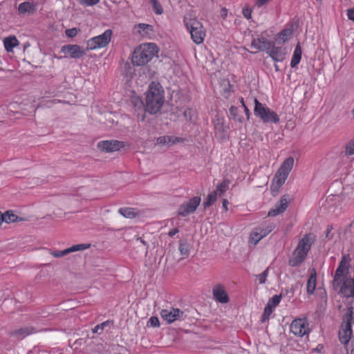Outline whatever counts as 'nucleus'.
Masks as SVG:
<instances>
[{
  "label": "nucleus",
  "mask_w": 354,
  "mask_h": 354,
  "mask_svg": "<svg viewBox=\"0 0 354 354\" xmlns=\"http://www.w3.org/2000/svg\"><path fill=\"white\" fill-rule=\"evenodd\" d=\"M268 274V269L267 268L262 273H261L260 274H259L257 276V279H258L259 283L263 284L266 282Z\"/></svg>",
  "instance_id": "a19ab883"
},
{
  "label": "nucleus",
  "mask_w": 354,
  "mask_h": 354,
  "mask_svg": "<svg viewBox=\"0 0 354 354\" xmlns=\"http://www.w3.org/2000/svg\"><path fill=\"white\" fill-rule=\"evenodd\" d=\"M112 35V30L108 29L102 34L89 39L86 41L87 49L93 50L106 47L110 43Z\"/></svg>",
  "instance_id": "1a4fd4ad"
},
{
  "label": "nucleus",
  "mask_w": 354,
  "mask_h": 354,
  "mask_svg": "<svg viewBox=\"0 0 354 354\" xmlns=\"http://www.w3.org/2000/svg\"><path fill=\"white\" fill-rule=\"evenodd\" d=\"M317 283V274L315 269H313L307 282V292L313 295L315 292Z\"/></svg>",
  "instance_id": "5701e85b"
},
{
  "label": "nucleus",
  "mask_w": 354,
  "mask_h": 354,
  "mask_svg": "<svg viewBox=\"0 0 354 354\" xmlns=\"http://www.w3.org/2000/svg\"><path fill=\"white\" fill-rule=\"evenodd\" d=\"M99 330H101V328H100V326L98 325H97L96 326H95V328L93 329V332L94 333H97L99 331Z\"/></svg>",
  "instance_id": "6e6d98bb"
},
{
  "label": "nucleus",
  "mask_w": 354,
  "mask_h": 354,
  "mask_svg": "<svg viewBox=\"0 0 354 354\" xmlns=\"http://www.w3.org/2000/svg\"><path fill=\"white\" fill-rule=\"evenodd\" d=\"M313 243L312 239L308 236H304L299 242L296 249L289 259V264L292 266H299L306 259Z\"/></svg>",
  "instance_id": "0eeeda50"
},
{
  "label": "nucleus",
  "mask_w": 354,
  "mask_h": 354,
  "mask_svg": "<svg viewBox=\"0 0 354 354\" xmlns=\"http://www.w3.org/2000/svg\"><path fill=\"white\" fill-rule=\"evenodd\" d=\"M133 33L142 39H151L154 33L153 26L145 23L136 24L133 28Z\"/></svg>",
  "instance_id": "ddd939ff"
},
{
  "label": "nucleus",
  "mask_w": 354,
  "mask_h": 354,
  "mask_svg": "<svg viewBox=\"0 0 354 354\" xmlns=\"http://www.w3.org/2000/svg\"><path fill=\"white\" fill-rule=\"evenodd\" d=\"M347 17L348 19L354 21V8H350L347 10Z\"/></svg>",
  "instance_id": "a18cd8bd"
},
{
  "label": "nucleus",
  "mask_w": 354,
  "mask_h": 354,
  "mask_svg": "<svg viewBox=\"0 0 354 354\" xmlns=\"http://www.w3.org/2000/svg\"><path fill=\"white\" fill-rule=\"evenodd\" d=\"M213 296L214 299L222 304L229 301V297L223 286L218 284L213 288Z\"/></svg>",
  "instance_id": "6ab92c4d"
},
{
  "label": "nucleus",
  "mask_w": 354,
  "mask_h": 354,
  "mask_svg": "<svg viewBox=\"0 0 354 354\" xmlns=\"http://www.w3.org/2000/svg\"><path fill=\"white\" fill-rule=\"evenodd\" d=\"M270 56L276 62H282L286 57V48L272 46L268 50Z\"/></svg>",
  "instance_id": "412c9836"
},
{
  "label": "nucleus",
  "mask_w": 354,
  "mask_h": 354,
  "mask_svg": "<svg viewBox=\"0 0 354 354\" xmlns=\"http://www.w3.org/2000/svg\"><path fill=\"white\" fill-rule=\"evenodd\" d=\"M133 102L134 103L135 106H138V110H136V111H137L138 118L141 121H143L145 118V114L142 100L139 97H134L133 99Z\"/></svg>",
  "instance_id": "393cba45"
},
{
  "label": "nucleus",
  "mask_w": 354,
  "mask_h": 354,
  "mask_svg": "<svg viewBox=\"0 0 354 354\" xmlns=\"http://www.w3.org/2000/svg\"><path fill=\"white\" fill-rule=\"evenodd\" d=\"M61 52L64 53L66 57L73 59L80 58L85 55V50L81 46L76 44L63 46L61 48Z\"/></svg>",
  "instance_id": "4468645a"
},
{
  "label": "nucleus",
  "mask_w": 354,
  "mask_h": 354,
  "mask_svg": "<svg viewBox=\"0 0 354 354\" xmlns=\"http://www.w3.org/2000/svg\"><path fill=\"white\" fill-rule=\"evenodd\" d=\"M178 232V230L177 229H173L171 230V231L169 232V235L170 236H174L176 234H177Z\"/></svg>",
  "instance_id": "864d4df0"
},
{
  "label": "nucleus",
  "mask_w": 354,
  "mask_h": 354,
  "mask_svg": "<svg viewBox=\"0 0 354 354\" xmlns=\"http://www.w3.org/2000/svg\"><path fill=\"white\" fill-rule=\"evenodd\" d=\"M291 35L292 30L290 29H285L278 35V39L285 42L290 38Z\"/></svg>",
  "instance_id": "72a5a7b5"
},
{
  "label": "nucleus",
  "mask_w": 354,
  "mask_h": 354,
  "mask_svg": "<svg viewBox=\"0 0 354 354\" xmlns=\"http://www.w3.org/2000/svg\"><path fill=\"white\" fill-rule=\"evenodd\" d=\"M3 43L6 50L8 53L12 52L14 48L19 44L18 39L14 35L5 37Z\"/></svg>",
  "instance_id": "4be33fe9"
},
{
  "label": "nucleus",
  "mask_w": 354,
  "mask_h": 354,
  "mask_svg": "<svg viewBox=\"0 0 354 354\" xmlns=\"http://www.w3.org/2000/svg\"><path fill=\"white\" fill-rule=\"evenodd\" d=\"M227 205H228V201H227V199H223V208L225 209V212H227L228 210Z\"/></svg>",
  "instance_id": "8fccbe9b"
},
{
  "label": "nucleus",
  "mask_w": 354,
  "mask_h": 354,
  "mask_svg": "<svg viewBox=\"0 0 354 354\" xmlns=\"http://www.w3.org/2000/svg\"><path fill=\"white\" fill-rule=\"evenodd\" d=\"M111 323L109 322H104L102 323L101 324H99L98 326L101 329H104L105 327L109 326Z\"/></svg>",
  "instance_id": "3c124183"
},
{
  "label": "nucleus",
  "mask_w": 354,
  "mask_h": 354,
  "mask_svg": "<svg viewBox=\"0 0 354 354\" xmlns=\"http://www.w3.org/2000/svg\"><path fill=\"white\" fill-rule=\"evenodd\" d=\"M354 325V308H348L344 317V322L339 330V339L347 351L351 347L352 336L351 325Z\"/></svg>",
  "instance_id": "20e7f679"
},
{
  "label": "nucleus",
  "mask_w": 354,
  "mask_h": 354,
  "mask_svg": "<svg viewBox=\"0 0 354 354\" xmlns=\"http://www.w3.org/2000/svg\"><path fill=\"white\" fill-rule=\"evenodd\" d=\"M351 113H352V115L354 117V107H353V109L351 111Z\"/></svg>",
  "instance_id": "bf43d9fd"
},
{
  "label": "nucleus",
  "mask_w": 354,
  "mask_h": 354,
  "mask_svg": "<svg viewBox=\"0 0 354 354\" xmlns=\"http://www.w3.org/2000/svg\"><path fill=\"white\" fill-rule=\"evenodd\" d=\"M159 51L155 43H144L138 46L132 55L131 62L135 66H144L157 56Z\"/></svg>",
  "instance_id": "7ed1b4c3"
},
{
  "label": "nucleus",
  "mask_w": 354,
  "mask_h": 354,
  "mask_svg": "<svg viewBox=\"0 0 354 354\" xmlns=\"http://www.w3.org/2000/svg\"><path fill=\"white\" fill-rule=\"evenodd\" d=\"M119 212L124 217L128 218H132L136 217V212H135V210L130 207L120 208L119 209Z\"/></svg>",
  "instance_id": "7c9ffc66"
},
{
  "label": "nucleus",
  "mask_w": 354,
  "mask_h": 354,
  "mask_svg": "<svg viewBox=\"0 0 354 354\" xmlns=\"http://www.w3.org/2000/svg\"><path fill=\"white\" fill-rule=\"evenodd\" d=\"M330 200H331V198H327V202L329 203Z\"/></svg>",
  "instance_id": "052dcab7"
},
{
  "label": "nucleus",
  "mask_w": 354,
  "mask_h": 354,
  "mask_svg": "<svg viewBox=\"0 0 354 354\" xmlns=\"http://www.w3.org/2000/svg\"><path fill=\"white\" fill-rule=\"evenodd\" d=\"M274 229L273 225L258 226L253 229L250 234L249 241L251 244L257 245L262 239L266 237Z\"/></svg>",
  "instance_id": "f8f14e48"
},
{
  "label": "nucleus",
  "mask_w": 354,
  "mask_h": 354,
  "mask_svg": "<svg viewBox=\"0 0 354 354\" xmlns=\"http://www.w3.org/2000/svg\"><path fill=\"white\" fill-rule=\"evenodd\" d=\"M218 196V195L214 191L209 194L206 201L203 202L204 208L211 206L217 200Z\"/></svg>",
  "instance_id": "2f4dec72"
},
{
  "label": "nucleus",
  "mask_w": 354,
  "mask_h": 354,
  "mask_svg": "<svg viewBox=\"0 0 354 354\" xmlns=\"http://www.w3.org/2000/svg\"><path fill=\"white\" fill-rule=\"evenodd\" d=\"M242 13L246 19H250L252 18V10L248 6L243 8Z\"/></svg>",
  "instance_id": "37998d69"
},
{
  "label": "nucleus",
  "mask_w": 354,
  "mask_h": 354,
  "mask_svg": "<svg viewBox=\"0 0 354 354\" xmlns=\"http://www.w3.org/2000/svg\"><path fill=\"white\" fill-rule=\"evenodd\" d=\"M30 334V332H27V333H25L24 335V337L26 336V335H28Z\"/></svg>",
  "instance_id": "13d9d810"
},
{
  "label": "nucleus",
  "mask_w": 354,
  "mask_h": 354,
  "mask_svg": "<svg viewBox=\"0 0 354 354\" xmlns=\"http://www.w3.org/2000/svg\"><path fill=\"white\" fill-rule=\"evenodd\" d=\"M215 136L219 140L225 139L227 136L228 127L225 124L223 118H218L214 121Z\"/></svg>",
  "instance_id": "a211bd4d"
},
{
  "label": "nucleus",
  "mask_w": 354,
  "mask_h": 354,
  "mask_svg": "<svg viewBox=\"0 0 354 354\" xmlns=\"http://www.w3.org/2000/svg\"><path fill=\"white\" fill-rule=\"evenodd\" d=\"M124 146V143L118 140H103L97 144L98 149L104 152L111 153L120 150Z\"/></svg>",
  "instance_id": "2eb2a0df"
},
{
  "label": "nucleus",
  "mask_w": 354,
  "mask_h": 354,
  "mask_svg": "<svg viewBox=\"0 0 354 354\" xmlns=\"http://www.w3.org/2000/svg\"><path fill=\"white\" fill-rule=\"evenodd\" d=\"M165 102V91L158 82H153L148 87L145 97V110L151 114L159 112Z\"/></svg>",
  "instance_id": "f03ea898"
},
{
  "label": "nucleus",
  "mask_w": 354,
  "mask_h": 354,
  "mask_svg": "<svg viewBox=\"0 0 354 354\" xmlns=\"http://www.w3.org/2000/svg\"><path fill=\"white\" fill-rule=\"evenodd\" d=\"M192 113V110L190 109H187L184 111V115L185 118L191 120V113Z\"/></svg>",
  "instance_id": "de8ad7c7"
},
{
  "label": "nucleus",
  "mask_w": 354,
  "mask_h": 354,
  "mask_svg": "<svg viewBox=\"0 0 354 354\" xmlns=\"http://www.w3.org/2000/svg\"><path fill=\"white\" fill-rule=\"evenodd\" d=\"M230 184V180L224 179L220 184L216 186L214 192L218 195V196H221L227 190Z\"/></svg>",
  "instance_id": "bb28decb"
},
{
  "label": "nucleus",
  "mask_w": 354,
  "mask_h": 354,
  "mask_svg": "<svg viewBox=\"0 0 354 354\" xmlns=\"http://www.w3.org/2000/svg\"><path fill=\"white\" fill-rule=\"evenodd\" d=\"M344 153L346 156L354 154V138L351 140L345 146Z\"/></svg>",
  "instance_id": "f704fd0d"
},
{
  "label": "nucleus",
  "mask_w": 354,
  "mask_h": 354,
  "mask_svg": "<svg viewBox=\"0 0 354 354\" xmlns=\"http://www.w3.org/2000/svg\"><path fill=\"white\" fill-rule=\"evenodd\" d=\"M268 42L263 39L257 38L252 41L251 46L256 50H264L266 48Z\"/></svg>",
  "instance_id": "c85d7f7f"
},
{
  "label": "nucleus",
  "mask_w": 354,
  "mask_h": 354,
  "mask_svg": "<svg viewBox=\"0 0 354 354\" xmlns=\"http://www.w3.org/2000/svg\"><path fill=\"white\" fill-rule=\"evenodd\" d=\"M281 301L280 295H274L267 303V306L272 307L273 309L279 304Z\"/></svg>",
  "instance_id": "c9c22d12"
},
{
  "label": "nucleus",
  "mask_w": 354,
  "mask_h": 354,
  "mask_svg": "<svg viewBox=\"0 0 354 354\" xmlns=\"http://www.w3.org/2000/svg\"><path fill=\"white\" fill-rule=\"evenodd\" d=\"M254 114L260 118L264 122L278 123L279 115L265 104L254 99Z\"/></svg>",
  "instance_id": "6e6552de"
},
{
  "label": "nucleus",
  "mask_w": 354,
  "mask_h": 354,
  "mask_svg": "<svg viewBox=\"0 0 354 354\" xmlns=\"http://www.w3.org/2000/svg\"><path fill=\"white\" fill-rule=\"evenodd\" d=\"M178 250L182 255H187L189 250V245L187 242H180Z\"/></svg>",
  "instance_id": "e433bc0d"
},
{
  "label": "nucleus",
  "mask_w": 354,
  "mask_h": 354,
  "mask_svg": "<svg viewBox=\"0 0 354 354\" xmlns=\"http://www.w3.org/2000/svg\"><path fill=\"white\" fill-rule=\"evenodd\" d=\"M34 9V4L28 1L20 3L18 7V10L20 14L30 13L32 12Z\"/></svg>",
  "instance_id": "a878e982"
},
{
  "label": "nucleus",
  "mask_w": 354,
  "mask_h": 354,
  "mask_svg": "<svg viewBox=\"0 0 354 354\" xmlns=\"http://www.w3.org/2000/svg\"><path fill=\"white\" fill-rule=\"evenodd\" d=\"M348 351H350V354H354V338L352 339L351 347Z\"/></svg>",
  "instance_id": "5fc2aeb1"
},
{
  "label": "nucleus",
  "mask_w": 354,
  "mask_h": 354,
  "mask_svg": "<svg viewBox=\"0 0 354 354\" xmlns=\"http://www.w3.org/2000/svg\"><path fill=\"white\" fill-rule=\"evenodd\" d=\"M149 3L156 15H160L163 14L164 9L158 0H149Z\"/></svg>",
  "instance_id": "c756f323"
},
{
  "label": "nucleus",
  "mask_w": 354,
  "mask_h": 354,
  "mask_svg": "<svg viewBox=\"0 0 354 354\" xmlns=\"http://www.w3.org/2000/svg\"><path fill=\"white\" fill-rule=\"evenodd\" d=\"M350 299H351V306H349L348 308H351V307H353L354 308V301H353V298H351Z\"/></svg>",
  "instance_id": "4d7b16f0"
},
{
  "label": "nucleus",
  "mask_w": 354,
  "mask_h": 354,
  "mask_svg": "<svg viewBox=\"0 0 354 354\" xmlns=\"http://www.w3.org/2000/svg\"><path fill=\"white\" fill-rule=\"evenodd\" d=\"M290 332L297 337H304L310 332L309 324L306 318L294 319L290 326Z\"/></svg>",
  "instance_id": "9d476101"
},
{
  "label": "nucleus",
  "mask_w": 354,
  "mask_h": 354,
  "mask_svg": "<svg viewBox=\"0 0 354 354\" xmlns=\"http://www.w3.org/2000/svg\"><path fill=\"white\" fill-rule=\"evenodd\" d=\"M274 309L272 307H270L268 306H266L264 308V312L262 317V321L265 322L266 319L269 318L270 315L272 313Z\"/></svg>",
  "instance_id": "4c0bfd02"
},
{
  "label": "nucleus",
  "mask_w": 354,
  "mask_h": 354,
  "mask_svg": "<svg viewBox=\"0 0 354 354\" xmlns=\"http://www.w3.org/2000/svg\"><path fill=\"white\" fill-rule=\"evenodd\" d=\"M230 113L236 118L237 108H236L235 106H232L230 109Z\"/></svg>",
  "instance_id": "09e8293b"
},
{
  "label": "nucleus",
  "mask_w": 354,
  "mask_h": 354,
  "mask_svg": "<svg viewBox=\"0 0 354 354\" xmlns=\"http://www.w3.org/2000/svg\"><path fill=\"white\" fill-rule=\"evenodd\" d=\"M149 324L153 327H158L160 325L159 319L157 317H151L149 320Z\"/></svg>",
  "instance_id": "c03bdc74"
},
{
  "label": "nucleus",
  "mask_w": 354,
  "mask_h": 354,
  "mask_svg": "<svg viewBox=\"0 0 354 354\" xmlns=\"http://www.w3.org/2000/svg\"><path fill=\"white\" fill-rule=\"evenodd\" d=\"M275 69L278 71V66L277 65H275Z\"/></svg>",
  "instance_id": "680f3d73"
},
{
  "label": "nucleus",
  "mask_w": 354,
  "mask_h": 354,
  "mask_svg": "<svg viewBox=\"0 0 354 354\" xmlns=\"http://www.w3.org/2000/svg\"><path fill=\"white\" fill-rule=\"evenodd\" d=\"M293 165L294 158L292 157H288L283 161L277 171L271 185V192L272 195L277 194L280 188L285 183Z\"/></svg>",
  "instance_id": "423d86ee"
},
{
  "label": "nucleus",
  "mask_w": 354,
  "mask_h": 354,
  "mask_svg": "<svg viewBox=\"0 0 354 354\" xmlns=\"http://www.w3.org/2000/svg\"><path fill=\"white\" fill-rule=\"evenodd\" d=\"M50 254L53 256L54 257H64L68 254H69L68 248L64 250H59V251H50Z\"/></svg>",
  "instance_id": "58836bf2"
},
{
  "label": "nucleus",
  "mask_w": 354,
  "mask_h": 354,
  "mask_svg": "<svg viewBox=\"0 0 354 354\" xmlns=\"http://www.w3.org/2000/svg\"><path fill=\"white\" fill-rule=\"evenodd\" d=\"M351 260L349 254L342 256L333 281L334 288L349 299L354 297V279L348 276Z\"/></svg>",
  "instance_id": "f257e3e1"
},
{
  "label": "nucleus",
  "mask_w": 354,
  "mask_h": 354,
  "mask_svg": "<svg viewBox=\"0 0 354 354\" xmlns=\"http://www.w3.org/2000/svg\"><path fill=\"white\" fill-rule=\"evenodd\" d=\"M241 102L242 104V106L244 108V110H245V112L246 113V114L248 115V116L249 115V110L246 107V106L244 104V101H243V98H241Z\"/></svg>",
  "instance_id": "603ef678"
},
{
  "label": "nucleus",
  "mask_w": 354,
  "mask_h": 354,
  "mask_svg": "<svg viewBox=\"0 0 354 354\" xmlns=\"http://www.w3.org/2000/svg\"><path fill=\"white\" fill-rule=\"evenodd\" d=\"M2 217L3 218V222L7 223H13L21 220V218H19V216L17 214H15L12 211H7L6 212L2 214Z\"/></svg>",
  "instance_id": "cd10ccee"
},
{
  "label": "nucleus",
  "mask_w": 354,
  "mask_h": 354,
  "mask_svg": "<svg viewBox=\"0 0 354 354\" xmlns=\"http://www.w3.org/2000/svg\"><path fill=\"white\" fill-rule=\"evenodd\" d=\"M301 48L300 44H297L293 52L292 57L290 62V66L292 68L296 67L300 62L301 59Z\"/></svg>",
  "instance_id": "b1692460"
},
{
  "label": "nucleus",
  "mask_w": 354,
  "mask_h": 354,
  "mask_svg": "<svg viewBox=\"0 0 354 354\" xmlns=\"http://www.w3.org/2000/svg\"><path fill=\"white\" fill-rule=\"evenodd\" d=\"M84 6H93L97 4L100 0H77Z\"/></svg>",
  "instance_id": "ea45409f"
},
{
  "label": "nucleus",
  "mask_w": 354,
  "mask_h": 354,
  "mask_svg": "<svg viewBox=\"0 0 354 354\" xmlns=\"http://www.w3.org/2000/svg\"><path fill=\"white\" fill-rule=\"evenodd\" d=\"M161 318L167 324L180 319L183 312L178 308L163 309L160 312Z\"/></svg>",
  "instance_id": "dca6fc26"
},
{
  "label": "nucleus",
  "mask_w": 354,
  "mask_h": 354,
  "mask_svg": "<svg viewBox=\"0 0 354 354\" xmlns=\"http://www.w3.org/2000/svg\"><path fill=\"white\" fill-rule=\"evenodd\" d=\"M228 11L225 8H223L221 10L220 15L223 19H225L227 17Z\"/></svg>",
  "instance_id": "49530a36"
},
{
  "label": "nucleus",
  "mask_w": 354,
  "mask_h": 354,
  "mask_svg": "<svg viewBox=\"0 0 354 354\" xmlns=\"http://www.w3.org/2000/svg\"><path fill=\"white\" fill-rule=\"evenodd\" d=\"M90 246H91V245L88 243L77 244V245H72L71 247L68 248V250L69 253L75 252H77V251H82V250L89 248Z\"/></svg>",
  "instance_id": "473e14b6"
},
{
  "label": "nucleus",
  "mask_w": 354,
  "mask_h": 354,
  "mask_svg": "<svg viewBox=\"0 0 354 354\" xmlns=\"http://www.w3.org/2000/svg\"><path fill=\"white\" fill-rule=\"evenodd\" d=\"M183 23L192 41L197 45L203 43L206 32L202 23L196 18L188 15L184 17Z\"/></svg>",
  "instance_id": "39448f33"
},
{
  "label": "nucleus",
  "mask_w": 354,
  "mask_h": 354,
  "mask_svg": "<svg viewBox=\"0 0 354 354\" xmlns=\"http://www.w3.org/2000/svg\"><path fill=\"white\" fill-rule=\"evenodd\" d=\"M290 201V197L288 195H283L279 201L268 212V216H276L283 213L287 209Z\"/></svg>",
  "instance_id": "f3484780"
},
{
  "label": "nucleus",
  "mask_w": 354,
  "mask_h": 354,
  "mask_svg": "<svg viewBox=\"0 0 354 354\" xmlns=\"http://www.w3.org/2000/svg\"><path fill=\"white\" fill-rule=\"evenodd\" d=\"M201 202L200 196H194L180 205L178 209V215L185 217L194 213Z\"/></svg>",
  "instance_id": "9b49d317"
},
{
  "label": "nucleus",
  "mask_w": 354,
  "mask_h": 354,
  "mask_svg": "<svg viewBox=\"0 0 354 354\" xmlns=\"http://www.w3.org/2000/svg\"><path fill=\"white\" fill-rule=\"evenodd\" d=\"M183 139L174 136H163L157 138V145L161 146L171 147L176 143L181 142Z\"/></svg>",
  "instance_id": "aec40b11"
},
{
  "label": "nucleus",
  "mask_w": 354,
  "mask_h": 354,
  "mask_svg": "<svg viewBox=\"0 0 354 354\" xmlns=\"http://www.w3.org/2000/svg\"><path fill=\"white\" fill-rule=\"evenodd\" d=\"M66 35L68 37H74L78 33V30L75 28L67 29L65 31Z\"/></svg>",
  "instance_id": "79ce46f5"
}]
</instances>
